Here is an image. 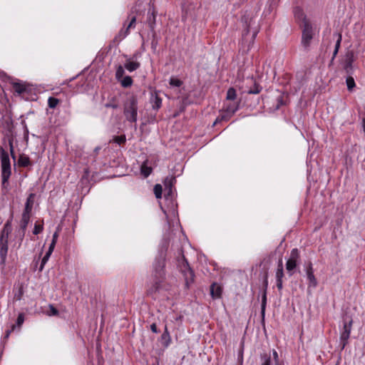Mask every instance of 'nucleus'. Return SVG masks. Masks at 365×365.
Listing matches in <instances>:
<instances>
[{"label":"nucleus","mask_w":365,"mask_h":365,"mask_svg":"<svg viewBox=\"0 0 365 365\" xmlns=\"http://www.w3.org/2000/svg\"><path fill=\"white\" fill-rule=\"evenodd\" d=\"M126 141L125 135H117L113 136V139L110 140V143H115L118 145L124 144Z\"/></svg>","instance_id":"nucleus-31"},{"label":"nucleus","mask_w":365,"mask_h":365,"mask_svg":"<svg viewBox=\"0 0 365 365\" xmlns=\"http://www.w3.org/2000/svg\"><path fill=\"white\" fill-rule=\"evenodd\" d=\"M140 172L145 178H147L151 174L152 168L150 167L147 166L145 163H144L141 165Z\"/></svg>","instance_id":"nucleus-32"},{"label":"nucleus","mask_w":365,"mask_h":365,"mask_svg":"<svg viewBox=\"0 0 365 365\" xmlns=\"http://www.w3.org/2000/svg\"><path fill=\"white\" fill-rule=\"evenodd\" d=\"M100 149H101V148H100L99 147H97V148H95L94 152H95L96 154H98V151L100 150Z\"/></svg>","instance_id":"nucleus-54"},{"label":"nucleus","mask_w":365,"mask_h":365,"mask_svg":"<svg viewBox=\"0 0 365 365\" xmlns=\"http://www.w3.org/2000/svg\"><path fill=\"white\" fill-rule=\"evenodd\" d=\"M266 304H267V292H266V290H264L262 294V304H261V314H262V319H264V317Z\"/></svg>","instance_id":"nucleus-29"},{"label":"nucleus","mask_w":365,"mask_h":365,"mask_svg":"<svg viewBox=\"0 0 365 365\" xmlns=\"http://www.w3.org/2000/svg\"><path fill=\"white\" fill-rule=\"evenodd\" d=\"M362 126L365 133V118L362 119Z\"/></svg>","instance_id":"nucleus-53"},{"label":"nucleus","mask_w":365,"mask_h":365,"mask_svg":"<svg viewBox=\"0 0 365 365\" xmlns=\"http://www.w3.org/2000/svg\"><path fill=\"white\" fill-rule=\"evenodd\" d=\"M156 14L157 12L154 8L150 9L148 12L147 24L152 31H154Z\"/></svg>","instance_id":"nucleus-13"},{"label":"nucleus","mask_w":365,"mask_h":365,"mask_svg":"<svg viewBox=\"0 0 365 365\" xmlns=\"http://www.w3.org/2000/svg\"><path fill=\"white\" fill-rule=\"evenodd\" d=\"M346 83L349 91H351L356 86L354 79L351 76L347 77Z\"/></svg>","instance_id":"nucleus-38"},{"label":"nucleus","mask_w":365,"mask_h":365,"mask_svg":"<svg viewBox=\"0 0 365 365\" xmlns=\"http://www.w3.org/2000/svg\"><path fill=\"white\" fill-rule=\"evenodd\" d=\"M11 221H12V217L7 220V222L5 223L4 229L2 230V236H1V241L4 240V238L7 240L9 235L12 231V226H11Z\"/></svg>","instance_id":"nucleus-18"},{"label":"nucleus","mask_w":365,"mask_h":365,"mask_svg":"<svg viewBox=\"0 0 365 365\" xmlns=\"http://www.w3.org/2000/svg\"><path fill=\"white\" fill-rule=\"evenodd\" d=\"M24 317L23 314H20L16 319V324L19 327L21 326V324L24 323Z\"/></svg>","instance_id":"nucleus-48"},{"label":"nucleus","mask_w":365,"mask_h":365,"mask_svg":"<svg viewBox=\"0 0 365 365\" xmlns=\"http://www.w3.org/2000/svg\"><path fill=\"white\" fill-rule=\"evenodd\" d=\"M175 178L174 177H170V178L167 177L164 181L165 186L169 187L170 188L173 182H175Z\"/></svg>","instance_id":"nucleus-44"},{"label":"nucleus","mask_w":365,"mask_h":365,"mask_svg":"<svg viewBox=\"0 0 365 365\" xmlns=\"http://www.w3.org/2000/svg\"><path fill=\"white\" fill-rule=\"evenodd\" d=\"M243 23L242 36L246 38L249 34H252V40H254L259 31L258 21L250 15H245L242 19Z\"/></svg>","instance_id":"nucleus-5"},{"label":"nucleus","mask_w":365,"mask_h":365,"mask_svg":"<svg viewBox=\"0 0 365 365\" xmlns=\"http://www.w3.org/2000/svg\"><path fill=\"white\" fill-rule=\"evenodd\" d=\"M305 272L309 281V287H316L318 284V282L314 274L313 265L311 262H309L306 265Z\"/></svg>","instance_id":"nucleus-10"},{"label":"nucleus","mask_w":365,"mask_h":365,"mask_svg":"<svg viewBox=\"0 0 365 365\" xmlns=\"http://www.w3.org/2000/svg\"><path fill=\"white\" fill-rule=\"evenodd\" d=\"M136 24V17L135 16H132L130 22L128 25L125 24V28L130 31V29H134Z\"/></svg>","instance_id":"nucleus-42"},{"label":"nucleus","mask_w":365,"mask_h":365,"mask_svg":"<svg viewBox=\"0 0 365 365\" xmlns=\"http://www.w3.org/2000/svg\"><path fill=\"white\" fill-rule=\"evenodd\" d=\"M272 354H273V358H274L275 364L276 365H279V362H280L279 361V356H278V353H277V351L275 349L272 350Z\"/></svg>","instance_id":"nucleus-47"},{"label":"nucleus","mask_w":365,"mask_h":365,"mask_svg":"<svg viewBox=\"0 0 365 365\" xmlns=\"http://www.w3.org/2000/svg\"><path fill=\"white\" fill-rule=\"evenodd\" d=\"M11 333V331H8L7 333H6V336H8Z\"/></svg>","instance_id":"nucleus-55"},{"label":"nucleus","mask_w":365,"mask_h":365,"mask_svg":"<svg viewBox=\"0 0 365 365\" xmlns=\"http://www.w3.org/2000/svg\"><path fill=\"white\" fill-rule=\"evenodd\" d=\"M284 277L283 264L282 260L280 259L278 262L277 269L276 272L277 280L282 279Z\"/></svg>","instance_id":"nucleus-28"},{"label":"nucleus","mask_w":365,"mask_h":365,"mask_svg":"<svg viewBox=\"0 0 365 365\" xmlns=\"http://www.w3.org/2000/svg\"><path fill=\"white\" fill-rule=\"evenodd\" d=\"M165 259L166 252L165 250H160L153 263L154 284L153 287L149 290L150 292L158 291L160 288V283L165 277Z\"/></svg>","instance_id":"nucleus-1"},{"label":"nucleus","mask_w":365,"mask_h":365,"mask_svg":"<svg viewBox=\"0 0 365 365\" xmlns=\"http://www.w3.org/2000/svg\"><path fill=\"white\" fill-rule=\"evenodd\" d=\"M130 31L128 29L125 28V22L123 24V27L119 31L118 34L113 38V43H118L123 39H124L128 34Z\"/></svg>","instance_id":"nucleus-16"},{"label":"nucleus","mask_w":365,"mask_h":365,"mask_svg":"<svg viewBox=\"0 0 365 365\" xmlns=\"http://www.w3.org/2000/svg\"><path fill=\"white\" fill-rule=\"evenodd\" d=\"M150 329L153 333H158L159 330L158 329L157 325L155 323H153L150 325Z\"/></svg>","instance_id":"nucleus-50"},{"label":"nucleus","mask_w":365,"mask_h":365,"mask_svg":"<svg viewBox=\"0 0 365 365\" xmlns=\"http://www.w3.org/2000/svg\"><path fill=\"white\" fill-rule=\"evenodd\" d=\"M352 55L348 58V60L346 62L344 68L346 71V73H349L350 70L352 69Z\"/></svg>","instance_id":"nucleus-43"},{"label":"nucleus","mask_w":365,"mask_h":365,"mask_svg":"<svg viewBox=\"0 0 365 365\" xmlns=\"http://www.w3.org/2000/svg\"><path fill=\"white\" fill-rule=\"evenodd\" d=\"M170 85L172 86L180 87L182 85V81L176 78H171L170 79Z\"/></svg>","instance_id":"nucleus-40"},{"label":"nucleus","mask_w":365,"mask_h":365,"mask_svg":"<svg viewBox=\"0 0 365 365\" xmlns=\"http://www.w3.org/2000/svg\"><path fill=\"white\" fill-rule=\"evenodd\" d=\"M222 288L217 283H212L210 286V294L213 299H220L222 297Z\"/></svg>","instance_id":"nucleus-14"},{"label":"nucleus","mask_w":365,"mask_h":365,"mask_svg":"<svg viewBox=\"0 0 365 365\" xmlns=\"http://www.w3.org/2000/svg\"><path fill=\"white\" fill-rule=\"evenodd\" d=\"M18 163L20 167H24V168L28 167L29 165H31L29 158L25 155H21L19 156Z\"/></svg>","instance_id":"nucleus-24"},{"label":"nucleus","mask_w":365,"mask_h":365,"mask_svg":"<svg viewBox=\"0 0 365 365\" xmlns=\"http://www.w3.org/2000/svg\"><path fill=\"white\" fill-rule=\"evenodd\" d=\"M0 158L2 190L7 191L9 179L11 175V168L9 154L2 147H0Z\"/></svg>","instance_id":"nucleus-3"},{"label":"nucleus","mask_w":365,"mask_h":365,"mask_svg":"<svg viewBox=\"0 0 365 365\" xmlns=\"http://www.w3.org/2000/svg\"><path fill=\"white\" fill-rule=\"evenodd\" d=\"M152 108L154 110H158L162 106V98L158 95V91H155L150 99Z\"/></svg>","instance_id":"nucleus-15"},{"label":"nucleus","mask_w":365,"mask_h":365,"mask_svg":"<svg viewBox=\"0 0 365 365\" xmlns=\"http://www.w3.org/2000/svg\"><path fill=\"white\" fill-rule=\"evenodd\" d=\"M239 101L236 103H230L226 106L225 110L231 115H233L239 109Z\"/></svg>","instance_id":"nucleus-25"},{"label":"nucleus","mask_w":365,"mask_h":365,"mask_svg":"<svg viewBox=\"0 0 365 365\" xmlns=\"http://www.w3.org/2000/svg\"><path fill=\"white\" fill-rule=\"evenodd\" d=\"M334 36H336L337 39H336V41L335 48H334V53H333L332 59H334L336 57V56L337 55L340 46H341V40H342V36H341V34L340 33H334Z\"/></svg>","instance_id":"nucleus-22"},{"label":"nucleus","mask_w":365,"mask_h":365,"mask_svg":"<svg viewBox=\"0 0 365 365\" xmlns=\"http://www.w3.org/2000/svg\"><path fill=\"white\" fill-rule=\"evenodd\" d=\"M53 251V249L48 247V250L47 251V252L46 253V255H44V257H43V259L41 260V265H40V267H39V271H42L43 270V269L44 267V265L46 264V263L48 260V259H49L51 255L52 254Z\"/></svg>","instance_id":"nucleus-27"},{"label":"nucleus","mask_w":365,"mask_h":365,"mask_svg":"<svg viewBox=\"0 0 365 365\" xmlns=\"http://www.w3.org/2000/svg\"><path fill=\"white\" fill-rule=\"evenodd\" d=\"M35 194L34 193H31L29 197H27L26 199V204H25V208H24V213H26V214H29L31 215V210H32V208H33V205H34V197H35Z\"/></svg>","instance_id":"nucleus-17"},{"label":"nucleus","mask_w":365,"mask_h":365,"mask_svg":"<svg viewBox=\"0 0 365 365\" xmlns=\"http://www.w3.org/2000/svg\"><path fill=\"white\" fill-rule=\"evenodd\" d=\"M277 287L279 290H281L283 287L282 279L277 280Z\"/></svg>","instance_id":"nucleus-52"},{"label":"nucleus","mask_w":365,"mask_h":365,"mask_svg":"<svg viewBox=\"0 0 365 365\" xmlns=\"http://www.w3.org/2000/svg\"><path fill=\"white\" fill-rule=\"evenodd\" d=\"M43 225L36 223L34 225V229L33 233L34 235H38L43 231Z\"/></svg>","instance_id":"nucleus-45"},{"label":"nucleus","mask_w":365,"mask_h":365,"mask_svg":"<svg viewBox=\"0 0 365 365\" xmlns=\"http://www.w3.org/2000/svg\"><path fill=\"white\" fill-rule=\"evenodd\" d=\"M30 216H31V215H29V214H26V213H24V212L22 213L21 220L20 225H19V226H20L19 232L22 237H24L25 235V232H26L27 225L30 220Z\"/></svg>","instance_id":"nucleus-12"},{"label":"nucleus","mask_w":365,"mask_h":365,"mask_svg":"<svg viewBox=\"0 0 365 365\" xmlns=\"http://www.w3.org/2000/svg\"><path fill=\"white\" fill-rule=\"evenodd\" d=\"M2 117L0 120L1 127L2 128V132L4 133L5 137L7 138L9 145V150L11 155V157L14 160H15L16 157L14 152V145H13V136H12V129H13V120L11 114L9 112L4 109L1 111Z\"/></svg>","instance_id":"nucleus-2"},{"label":"nucleus","mask_w":365,"mask_h":365,"mask_svg":"<svg viewBox=\"0 0 365 365\" xmlns=\"http://www.w3.org/2000/svg\"><path fill=\"white\" fill-rule=\"evenodd\" d=\"M140 66V63L138 61H132L130 60L126 61L124 64V67L128 71L132 72L138 69Z\"/></svg>","instance_id":"nucleus-21"},{"label":"nucleus","mask_w":365,"mask_h":365,"mask_svg":"<svg viewBox=\"0 0 365 365\" xmlns=\"http://www.w3.org/2000/svg\"><path fill=\"white\" fill-rule=\"evenodd\" d=\"M261 359L262 360V363L261 365H272L270 356L264 354L261 355Z\"/></svg>","instance_id":"nucleus-39"},{"label":"nucleus","mask_w":365,"mask_h":365,"mask_svg":"<svg viewBox=\"0 0 365 365\" xmlns=\"http://www.w3.org/2000/svg\"><path fill=\"white\" fill-rule=\"evenodd\" d=\"M60 101L54 97H49L48 99V105L50 108H55L59 103Z\"/></svg>","instance_id":"nucleus-36"},{"label":"nucleus","mask_w":365,"mask_h":365,"mask_svg":"<svg viewBox=\"0 0 365 365\" xmlns=\"http://www.w3.org/2000/svg\"><path fill=\"white\" fill-rule=\"evenodd\" d=\"M160 341L161 344L165 347H167L171 342V337L168 330L167 325L165 326L164 332L160 337Z\"/></svg>","instance_id":"nucleus-19"},{"label":"nucleus","mask_w":365,"mask_h":365,"mask_svg":"<svg viewBox=\"0 0 365 365\" xmlns=\"http://www.w3.org/2000/svg\"><path fill=\"white\" fill-rule=\"evenodd\" d=\"M153 191L156 198L160 199L162 197L163 188L160 184H156L154 186Z\"/></svg>","instance_id":"nucleus-37"},{"label":"nucleus","mask_w":365,"mask_h":365,"mask_svg":"<svg viewBox=\"0 0 365 365\" xmlns=\"http://www.w3.org/2000/svg\"><path fill=\"white\" fill-rule=\"evenodd\" d=\"M277 104L276 108L278 109L281 106L284 104L283 94H280L277 98Z\"/></svg>","instance_id":"nucleus-46"},{"label":"nucleus","mask_w":365,"mask_h":365,"mask_svg":"<svg viewBox=\"0 0 365 365\" xmlns=\"http://www.w3.org/2000/svg\"><path fill=\"white\" fill-rule=\"evenodd\" d=\"M124 68H125V67L121 65H118L116 67L115 78L118 81H120L123 77V75L125 73Z\"/></svg>","instance_id":"nucleus-33"},{"label":"nucleus","mask_w":365,"mask_h":365,"mask_svg":"<svg viewBox=\"0 0 365 365\" xmlns=\"http://www.w3.org/2000/svg\"><path fill=\"white\" fill-rule=\"evenodd\" d=\"M49 307H50L51 315H58V309H56L53 305H50Z\"/></svg>","instance_id":"nucleus-49"},{"label":"nucleus","mask_w":365,"mask_h":365,"mask_svg":"<svg viewBox=\"0 0 365 365\" xmlns=\"http://www.w3.org/2000/svg\"><path fill=\"white\" fill-rule=\"evenodd\" d=\"M123 113L126 120L130 123L137 122L138 99L135 95L129 96L123 105Z\"/></svg>","instance_id":"nucleus-4"},{"label":"nucleus","mask_w":365,"mask_h":365,"mask_svg":"<svg viewBox=\"0 0 365 365\" xmlns=\"http://www.w3.org/2000/svg\"><path fill=\"white\" fill-rule=\"evenodd\" d=\"M232 116V115H231L230 113H229L228 112L225 110L224 113H222L218 115V117L216 118V120L214 123V125L219 123L222 121H227L228 120L230 119V118Z\"/></svg>","instance_id":"nucleus-23"},{"label":"nucleus","mask_w":365,"mask_h":365,"mask_svg":"<svg viewBox=\"0 0 365 365\" xmlns=\"http://www.w3.org/2000/svg\"><path fill=\"white\" fill-rule=\"evenodd\" d=\"M262 89V86L255 81L253 86L250 88L247 93L249 94H258L261 92Z\"/></svg>","instance_id":"nucleus-30"},{"label":"nucleus","mask_w":365,"mask_h":365,"mask_svg":"<svg viewBox=\"0 0 365 365\" xmlns=\"http://www.w3.org/2000/svg\"><path fill=\"white\" fill-rule=\"evenodd\" d=\"M58 229L53 235L52 241L49 245L50 248H52L54 250L56 242L58 240Z\"/></svg>","instance_id":"nucleus-41"},{"label":"nucleus","mask_w":365,"mask_h":365,"mask_svg":"<svg viewBox=\"0 0 365 365\" xmlns=\"http://www.w3.org/2000/svg\"><path fill=\"white\" fill-rule=\"evenodd\" d=\"M105 107L106 108H118V105L115 104V103H108L105 105Z\"/></svg>","instance_id":"nucleus-51"},{"label":"nucleus","mask_w":365,"mask_h":365,"mask_svg":"<svg viewBox=\"0 0 365 365\" xmlns=\"http://www.w3.org/2000/svg\"><path fill=\"white\" fill-rule=\"evenodd\" d=\"M119 81L123 88H128L131 86L133 83L132 78L129 76L123 77Z\"/></svg>","instance_id":"nucleus-26"},{"label":"nucleus","mask_w":365,"mask_h":365,"mask_svg":"<svg viewBox=\"0 0 365 365\" xmlns=\"http://www.w3.org/2000/svg\"><path fill=\"white\" fill-rule=\"evenodd\" d=\"M294 14L296 19L300 21V26L304 25L305 22H310L300 7L297 6L294 9Z\"/></svg>","instance_id":"nucleus-11"},{"label":"nucleus","mask_w":365,"mask_h":365,"mask_svg":"<svg viewBox=\"0 0 365 365\" xmlns=\"http://www.w3.org/2000/svg\"><path fill=\"white\" fill-rule=\"evenodd\" d=\"M352 323V319H350L349 322L344 321L343 330L340 336V344L341 345V349L345 347L348 342V339L351 334Z\"/></svg>","instance_id":"nucleus-9"},{"label":"nucleus","mask_w":365,"mask_h":365,"mask_svg":"<svg viewBox=\"0 0 365 365\" xmlns=\"http://www.w3.org/2000/svg\"><path fill=\"white\" fill-rule=\"evenodd\" d=\"M299 258L300 254L298 249H292L290 252L289 258L288 259L286 263V269L287 270L290 276L293 274V271L297 267Z\"/></svg>","instance_id":"nucleus-8"},{"label":"nucleus","mask_w":365,"mask_h":365,"mask_svg":"<svg viewBox=\"0 0 365 365\" xmlns=\"http://www.w3.org/2000/svg\"><path fill=\"white\" fill-rule=\"evenodd\" d=\"M7 252H8L7 240H5V242L1 243V246L0 248L1 263L3 264H5Z\"/></svg>","instance_id":"nucleus-20"},{"label":"nucleus","mask_w":365,"mask_h":365,"mask_svg":"<svg viewBox=\"0 0 365 365\" xmlns=\"http://www.w3.org/2000/svg\"><path fill=\"white\" fill-rule=\"evenodd\" d=\"M237 97L236 91L234 88H230L227 92L226 99L228 101H234Z\"/></svg>","instance_id":"nucleus-34"},{"label":"nucleus","mask_w":365,"mask_h":365,"mask_svg":"<svg viewBox=\"0 0 365 365\" xmlns=\"http://www.w3.org/2000/svg\"><path fill=\"white\" fill-rule=\"evenodd\" d=\"M302 29V45L307 49L311 43L314 36V29L310 22H305L304 25H301Z\"/></svg>","instance_id":"nucleus-7"},{"label":"nucleus","mask_w":365,"mask_h":365,"mask_svg":"<svg viewBox=\"0 0 365 365\" xmlns=\"http://www.w3.org/2000/svg\"><path fill=\"white\" fill-rule=\"evenodd\" d=\"M181 255V258L178 259V267L184 277L185 287L189 289L190 285L194 282L195 274L185 256L182 253Z\"/></svg>","instance_id":"nucleus-6"},{"label":"nucleus","mask_w":365,"mask_h":365,"mask_svg":"<svg viewBox=\"0 0 365 365\" xmlns=\"http://www.w3.org/2000/svg\"><path fill=\"white\" fill-rule=\"evenodd\" d=\"M13 88L15 92L19 94H21L26 91V87L19 83H14L13 84Z\"/></svg>","instance_id":"nucleus-35"}]
</instances>
